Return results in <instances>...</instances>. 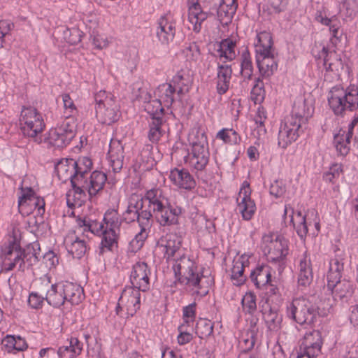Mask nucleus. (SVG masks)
I'll list each match as a JSON object with an SVG mask.
<instances>
[{"label": "nucleus", "instance_id": "f257e3e1", "mask_svg": "<svg viewBox=\"0 0 358 358\" xmlns=\"http://www.w3.org/2000/svg\"><path fill=\"white\" fill-rule=\"evenodd\" d=\"M175 276L179 284L190 287L193 294L200 297L206 296L209 293L210 287L214 284V279L198 272L195 263L189 258L182 257L179 262L173 265Z\"/></svg>", "mask_w": 358, "mask_h": 358}, {"label": "nucleus", "instance_id": "f03ea898", "mask_svg": "<svg viewBox=\"0 0 358 358\" xmlns=\"http://www.w3.org/2000/svg\"><path fill=\"white\" fill-rule=\"evenodd\" d=\"M257 42L255 44L256 63L260 76L269 78L278 68L272 36L270 32L262 31L257 35Z\"/></svg>", "mask_w": 358, "mask_h": 358}, {"label": "nucleus", "instance_id": "7ed1b4c3", "mask_svg": "<svg viewBox=\"0 0 358 358\" xmlns=\"http://www.w3.org/2000/svg\"><path fill=\"white\" fill-rule=\"evenodd\" d=\"M328 103L336 115L343 117L347 112L358 108V89L334 86L329 92Z\"/></svg>", "mask_w": 358, "mask_h": 358}, {"label": "nucleus", "instance_id": "20e7f679", "mask_svg": "<svg viewBox=\"0 0 358 358\" xmlns=\"http://www.w3.org/2000/svg\"><path fill=\"white\" fill-rule=\"evenodd\" d=\"M319 308L306 298L294 299L287 306V315L299 324H312L320 315Z\"/></svg>", "mask_w": 358, "mask_h": 358}, {"label": "nucleus", "instance_id": "39448f33", "mask_svg": "<svg viewBox=\"0 0 358 358\" xmlns=\"http://www.w3.org/2000/svg\"><path fill=\"white\" fill-rule=\"evenodd\" d=\"M103 221L106 224L105 236L101 238L99 247V255H103L106 251H113L114 248H117V240L120 226L123 220L120 219L118 213L115 210H108L103 216Z\"/></svg>", "mask_w": 358, "mask_h": 358}, {"label": "nucleus", "instance_id": "423d86ee", "mask_svg": "<svg viewBox=\"0 0 358 358\" xmlns=\"http://www.w3.org/2000/svg\"><path fill=\"white\" fill-rule=\"evenodd\" d=\"M76 129L74 117H66L60 124L50 131L49 143L59 148L66 147L76 136Z\"/></svg>", "mask_w": 358, "mask_h": 358}, {"label": "nucleus", "instance_id": "0eeeda50", "mask_svg": "<svg viewBox=\"0 0 358 358\" xmlns=\"http://www.w3.org/2000/svg\"><path fill=\"white\" fill-rule=\"evenodd\" d=\"M20 121L23 134L30 138H36L45 127L41 114L33 107L22 108Z\"/></svg>", "mask_w": 358, "mask_h": 358}, {"label": "nucleus", "instance_id": "6e6552de", "mask_svg": "<svg viewBox=\"0 0 358 358\" xmlns=\"http://www.w3.org/2000/svg\"><path fill=\"white\" fill-rule=\"evenodd\" d=\"M331 21V22L325 26L329 27V31L331 34L329 43L332 47L330 48L329 45L323 46L321 53L324 57V66H325L326 70L333 71L334 64L329 62L332 55H335L336 53L335 48L337 44L341 41L343 31L341 29V22L337 15H332Z\"/></svg>", "mask_w": 358, "mask_h": 358}, {"label": "nucleus", "instance_id": "1a4fd4ad", "mask_svg": "<svg viewBox=\"0 0 358 358\" xmlns=\"http://www.w3.org/2000/svg\"><path fill=\"white\" fill-rule=\"evenodd\" d=\"M306 127L296 122L292 117H286L281 123L278 131V143L283 149L296 141L303 133Z\"/></svg>", "mask_w": 358, "mask_h": 358}, {"label": "nucleus", "instance_id": "9d476101", "mask_svg": "<svg viewBox=\"0 0 358 358\" xmlns=\"http://www.w3.org/2000/svg\"><path fill=\"white\" fill-rule=\"evenodd\" d=\"M206 137L202 134L197 141L192 143L190 163L197 171L203 170L208 163L209 151Z\"/></svg>", "mask_w": 358, "mask_h": 358}, {"label": "nucleus", "instance_id": "9b49d317", "mask_svg": "<svg viewBox=\"0 0 358 358\" xmlns=\"http://www.w3.org/2000/svg\"><path fill=\"white\" fill-rule=\"evenodd\" d=\"M152 211L157 222L162 227L177 224L179 216L182 214L181 207L171 205L168 201L164 202L158 209L154 208Z\"/></svg>", "mask_w": 358, "mask_h": 358}, {"label": "nucleus", "instance_id": "f8f14e48", "mask_svg": "<svg viewBox=\"0 0 358 358\" xmlns=\"http://www.w3.org/2000/svg\"><path fill=\"white\" fill-rule=\"evenodd\" d=\"M1 255L6 260H12L15 265L19 264V270L24 271L22 249L20 241L15 236H10L1 247Z\"/></svg>", "mask_w": 358, "mask_h": 358}, {"label": "nucleus", "instance_id": "ddd939ff", "mask_svg": "<svg viewBox=\"0 0 358 358\" xmlns=\"http://www.w3.org/2000/svg\"><path fill=\"white\" fill-rule=\"evenodd\" d=\"M358 129V117H355L348 124L347 129H341L334 135V142L336 151L342 156L348 154L350 148V141L352 139L355 129Z\"/></svg>", "mask_w": 358, "mask_h": 358}, {"label": "nucleus", "instance_id": "4468645a", "mask_svg": "<svg viewBox=\"0 0 358 358\" xmlns=\"http://www.w3.org/2000/svg\"><path fill=\"white\" fill-rule=\"evenodd\" d=\"M151 272L145 262H137L132 268L130 275L131 287L145 292L150 289V275Z\"/></svg>", "mask_w": 358, "mask_h": 358}, {"label": "nucleus", "instance_id": "2eb2a0df", "mask_svg": "<svg viewBox=\"0 0 358 358\" xmlns=\"http://www.w3.org/2000/svg\"><path fill=\"white\" fill-rule=\"evenodd\" d=\"M322 345V333L318 330H313L306 332L303 336L299 350L303 353L311 355L312 357H317L321 352Z\"/></svg>", "mask_w": 358, "mask_h": 358}, {"label": "nucleus", "instance_id": "dca6fc26", "mask_svg": "<svg viewBox=\"0 0 358 358\" xmlns=\"http://www.w3.org/2000/svg\"><path fill=\"white\" fill-rule=\"evenodd\" d=\"M142 291L134 287H125L120 297V302L127 309L128 316H134L141 307Z\"/></svg>", "mask_w": 358, "mask_h": 358}, {"label": "nucleus", "instance_id": "f3484780", "mask_svg": "<svg viewBox=\"0 0 358 358\" xmlns=\"http://www.w3.org/2000/svg\"><path fill=\"white\" fill-rule=\"evenodd\" d=\"M174 20L167 15L159 18L156 29V36L162 45H169L174 39L176 27Z\"/></svg>", "mask_w": 358, "mask_h": 358}, {"label": "nucleus", "instance_id": "a211bd4d", "mask_svg": "<svg viewBox=\"0 0 358 358\" xmlns=\"http://www.w3.org/2000/svg\"><path fill=\"white\" fill-rule=\"evenodd\" d=\"M346 255L344 251L336 249L334 256L330 259L329 268L327 275V284L338 282L341 279L344 271V264Z\"/></svg>", "mask_w": 358, "mask_h": 358}, {"label": "nucleus", "instance_id": "6ab92c4d", "mask_svg": "<svg viewBox=\"0 0 358 358\" xmlns=\"http://www.w3.org/2000/svg\"><path fill=\"white\" fill-rule=\"evenodd\" d=\"M251 192L249 185L247 187H242L237 198L238 208L242 217L245 220H250L256 211V206L250 197Z\"/></svg>", "mask_w": 358, "mask_h": 358}, {"label": "nucleus", "instance_id": "aec40b11", "mask_svg": "<svg viewBox=\"0 0 358 358\" xmlns=\"http://www.w3.org/2000/svg\"><path fill=\"white\" fill-rule=\"evenodd\" d=\"M108 155L113 172H120L123 167L124 160V146L121 141L111 139Z\"/></svg>", "mask_w": 358, "mask_h": 358}, {"label": "nucleus", "instance_id": "412c9836", "mask_svg": "<svg viewBox=\"0 0 358 358\" xmlns=\"http://www.w3.org/2000/svg\"><path fill=\"white\" fill-rule=\"evenodd\" d=\"M329 291L331 292L335 301L347 302L354 293L353 285L351 282L347 280H340L338 282L327 284Z\"/></svg>", "mask_w": 358, "mask_h": 358}, {"label": "nucleus", "instance_id": "4be33fe9", "mask_svg": "<svg viewBox=\"0 0 358 358\" xmlns=\"http://www.w3.org/2000/svg\"><path fill=\"white\" fill-rule=\"evenodd\" d=\"M119 108L115 101L110 106L100 105L99 106H96V115L98 121L106 125H111L117 122L120 117Z\"/></svg>", "mask_w": 358, "mask_h": 358}, {"label": "nucleus", "instance_id": "5701e85b", "mask_svg": "<svg viewBox=\"0 0 358 358\" xmlns=\"http://www.w3.org/2000/svg\"><path fill=\"white\" fill-rule=\"evenodd\" d=\"M313 109L307 103L305 99H296L292 107L291 115L287 117H292L296 122L306 127L308 118L311 116Z\"/></svg>", "mask_w": 358, "mask_h": 358}, {"label": "nucleus", "instance_id": "b1692460", "mask_svg": "<svg viewBox=\"0 0 358 358\" xmlns=\"http://www.w3.org/2000/svg\"><path fill=\"white\" fill-rule=\"evenodd\" d=\"M214 15L213 8H211L209 12H204L199 2L193 3L189 7L188 15L189 21L193 25V31L199 33L201 29V23L209 16Z\"/></svg>", "mask_w": 358, "mask_h": 358}, {"label": "nucleus", "instance_id": "393cba45", "mask_svg": "<svg viewBox=\"0 0 358 358\" xmlns=\"http://www.w3.org/2000/svg\"><path fill=\"white\" fill-rule=\"evenodd\" d=\"M122 220L127 224L136 221L138 225L147 227L149 224V222L153 220V215L149 209H145L144 211H138L127 207L126 210L122 215Z\"/></svg>", "mask_w": 358, "mask_h": 358}, {"label": "nucleus", "instance_id": "a878e982", "mask_svg": "<svg viewBox=\"0 0 358 358\" xmlns=\"http://www.w3.org/2000/svg\"><path fill=\"white\" fill-rule=\"evenodd\" d=\"M169 178L173 184L180 188L190 190L196 187L194 177L187 169L176 168L171 171Z\"/></svg>", "mask_w": 358, "mask_h": 358}, {"label": "nucleus", "instance_id": "bb28decb", "mask_svg": "<svg viewBox=\"0 0 358 358\" xmlns=\"http://www.w3.org/2000/svg\"><path fill=\"white\" fill-rule=\"evenodd\" d=\"M76 160L73 159H62L55 165V171L60 180L66 181L70 180L71 182L74 179H78Z\"/></svg>", "mask_w": 358, "mask_h": 358}, {"label": "nucleus", "instance_id": "cd10ccee", "mask_svg": "<svg viewBox=\"0 0 358 358\" xmlns=\"http://www.w3.org/2000/svg\"><path fill=\"white\" fill-rule=\"evenodd\" d=\"M61 285L65 301L78 305L84 299L83 289L80 286L68 281L61 282Z\"/></svg>", "mask_w": 358, "mask_h": 358}, {"label": "nucleus", "instance_id": "c85d7f7f", "mask_svg": "<svg viewBox=\"0 0 358 358\" xmlns=\"http://www.w3.org/2000/svg\"><path fill=\"white\" fill-rule=\"evenodd\" d=\"M231 75L232 69L231 65L218 64L216 77V90L219 94L222 95L228 91Z\"/></svg>", "mask_w": 358, "mask_h": 358}, {"label": "nucleus", "instance_id": "c756f323", "mask_svg": "<svg viewBox=\"0 0 358 358\" xmlns=\"http://www.w3.org/2000/svg\"><path fill=\"white\" fill-rule=\"evenodd\" d=\"M107 180L106 175L101 171H94L90 176L85 178V185L89 196L92 198L101 191Z\"/></svg>", "mask_w": 358, "mask_h": 358}, {"label": "nucleus", "instance_id": "7c9ffc66", "mask_svg": "<svg viewBox=\"0 0 358 358\" xmlns=\"http://www.w3.org/2000/svg\"><path fill=\"white\" fill-rule=\"evenodd\" d=\"M313 280V273L310 258L306 253L299 261L298 283L299 286L306 287L309 286Z\"/></svg>", "mask_w": 358, "mask_h": 358}, {"label": "nucleus", "instance_id": "2f4dec72", "mask_svg": "<svg viewBox=\"0 0 358 358\" xmlns=\"http://www.w3.org/2000/svg\"><path fill=\"white\" fill-rule=\"evenodd\" d=\"M83 349V343L76 337H71L66 345L58 348L57 354L59 358H75L79 356Z\"/></svg>", "mask_w": 358, "mask_h": 358}, {"label": "nucleus", "instance_id": "473e14b6", "mask_svg": "<svg viewBox=\"0 0 358 358\" xmlns=\"http://www.w3.org/2000/svg\"><path fill=\"white\" fill-rule=\"evenodd\" d=\"M218 48L217 52L220 59L222 58L224 60L222 61L225 63L227 61H233L236 59L237 54L236 52V41L232 38H227L222 39L217 43Z\"/></svg>", "mask_w": 358, "mask_h": 358}, {"label": "nucleus", "instance_id": "72a5a7b5", "mask_svg": "<svg viewBox=\"0 0 358 358\" xmlns=\"http://www.w3.org/2000/svg\"><path fill=\"white\" fill-rule=\"evenodd\" d=\"M262 313L268 329L271 331H278L281 327L282 316L278 313V309L267 304L262 306Z\"/></svg>", "mask_w": 358, "mask_h": 358}, {"label": "nucleus", "instance_id": "f704fd0d", "mask_svg": "<svg viewBox=\"0 0 358 358\" xmlns=\"http://www.w3.org/2000/svg\"><path fill=\"white\" fill-rule=\"evenodd\" d=\"M171 83L177 91V95L180 98L189 92L192 85V78L189 73L182 70L173 77Z\"/></svg>", "mask_w": 358, "mask_h": 358}, {"label": "nucleus", "instance_id": "c9c22d12", "mask_svg": "<svg viewBox=\"0 0 358 358\" xmlns=\"http://www.w3.org/2000/svg\"><path fill=\"white\" fill-rule=\"evenodd\" d=\"M250 278L257 288H262L271 281V267L265 264L258 265L251 271Z\"/></svg>", "mask_w": 358, "mask_h": 358}, {"label": "nucleus", "instance_id": "e433bc0d", "mask_svg": "<svg viewBox=\"0 0 358 358\" xmlns=\"http://www.w3.org/2000/svg\"><path fill=\"white\" fill-rule=\"evenodd\" d=\"M177 91L172 86V83H163L159 85L155 90V96L164 104V107L169 108L174 102L175 94Z\"/></svg>", "mask_w": 358, "mask_h": 358}, {"label": "nucleus", "instance_id": "4c0bfd02", "mask_svg": "<svg viewBox=\"0 0 358 358\" xmlns=\"http://www.w3.org/2000/svg\"><path fill=\"white\" fill-rule=\"evenodd\" d=\"M273 248L269 250V255L273 262H280L288 255L287 241L282 237H277L272 243Z\"/></svg>", "mask_w": 358, "mask_h": 358}, {"label": "nucleus", "instance_id": "58836bf2", "mask_svg": "<svg viewBox=\"0 0 358 358\" xmlns=\"http://www.w3.org/2000/svg\"><path fill=\"white\" fill-rule=\"evenodd\" d=\"M61 286V282L52 284L45 294V301L54 308H59L65 303Z\"/></svg>", "mask_w": 358, "mask_h": 358}, {"label": "nucleus", "instance_id": "ea45409f", "mask_svg": "<svg viewBox=\"0 0 358 358\" xmlns=\"http://www.w3.org/2000/svg\"><path fill=\"white\" fill-rule=\"evenodd\" d=\"M66 248L69 254H71L73 258L81 259L87 253L89 250V247L87 243L76 236L74 239L70 240V243L66 241Z\"/></svg>", "mask_w": 358, "mask_h": 358}, {"label": "nucleus", "instance_id": "a19ab883", "mask_svg": "<svg viewBox=\"0 0 358 358\" xmlns=\"http://www.w3.org/2000/svg\"><path fill=\"white\" fill-rule=\"evenodd\" d=\"M253 65L249 50L245 48L241 55V74L244 80H250L253 76Z\"/></svg>", "mask_w": 358, "mask_h": 358}, {"label": "nucleus", "instance_id": "79ce46f5", "mask_svg": "<svg viewBox=\"0 0 358 358\" xmlns=\"http://www.w3.org/2000/svg\"><path fill=\"white\" fill-rule=\"evenodd\" d=\"M235 0H233L230 6L224 5V0H222L218 7H213L216 12L217 20L221 23L227 24L230 21L232 14L235 12L236 6H234Z\"/></svg>", "mask_w": 358, "mask_h": 358}, {"label": "nucleus", "instance_id": "37998d69", "mask_svg": "<svg viewBox=\"0 0 358 358\" xmlns=\"http://www.w3.org/2000/svg\"><path fill=\"white\" fill-rule=\"evenodd\" d=\"M162 103L156 97L152 101L143 105L144 110L150 115L151 120L159 117V120H164V106Z\"/></svg>", "mask_w": 358, "mask_h": 358}, {"label": "nucleus", "instance_id": "c03bdc74", "mask_svg": "<svg viewBox=\"0 0 358 358\" xmlns=\"http://www.w3.org/2000/svg\"><path fill=\"white\" fill-rule=\"evenodd\" d=\"M34 199L35 193L32 188H22V195L19 197L18 200V207L20 213L22 214L28 215L31 209L29 208L27 210L26 208L32 203V201H34Z\"/></svg>", "mask_w": 358, "mask_h": 358}, {"label": "nucleus", "instance_id": "a18cd8bd", "mask_svg": "<svg viewBox=\"0 0 358 358\" xmlns=\"http://www.w3.org/2000/svg\"><path fill=\"white\" fill-rule=\"evenodd\" d=\"M144 200H147L149 202V208H152V210L154 208H160L164 202L167 201L162 196V192L159 189H151L146 192L145 195L143 196Z\"/></svg>", "mask_w": 358, "mask_h": 358}, {"label": "nucleus", "instance_id": "49530a36", "mask_svg": "<svg viewBox=\"0 0 358 358\" xmlns=\"http://www.w3.org/2000/svg\"><path fill=\"white\" fill-rule=\"evenodd\" d=\"M216 138L222 140L224 143L229 145H238L241 143L240 135L233 129L224 128L219 131Z\"/></svg>", "mask_w": 358, "mask_h": 358}, {"label": "nucleus", "instance_id": "de8ad7c7", "mask_svg": "<svg viewBox=\"0 0 358 358\" xmlns=\"http://www.w3.org/2000/svg\"><path fill=\"white\" fill-rule=\"evenodd\" d=\"M245 262L243 260H237L234 262V266L231 268V278L234 281V285L240 286L244 283L246 280L244 273Z\"/></svg>", "mask_w": 358, "mask_h": 358}, {"label": "nucleus", "instance_id": "09e8293b", "mask_svg": "<svg viewBox=\"0 0 358 358\" xmlns=\"http://www.w3.org/2000/svg\"><path fill=\"white\" fill-rule=\"evenodd\" d=\"M213 323L207 319H199L196 324V334L201 339L210 336L213 333Z\"/></svg>", "mask_w": 358, "mask_h": 358}, {"label": "nucleus", "instance_id": "8fccbe9b", "mask_svg": "<svg viewBox=\"0 0 358 358\" xmlns=\"http://www.w3.org/2000/svg\"><path fill=\"white\" fill-rule=\"evenodd\" d=\"M164 122V120H159V117L149 122L148 138L151 142L157 143L162 137L163 133L162 126Z\"/></svg>", "mask_w": 358, "mask_h": 358}, {"label": "nucleus", "instance_id": "3c124183", "mask_svg": "<svg viewBox=\"0 0 358 358\" xmlns=\"http://www.w3.org/2000/svg\"><path fill=\"white\" fill-rule=\"evenodd\" d=\"M76 163L75 170L77 172L78 178H85L92 168V160L87 157H81L76 160Z\"/></svg>", "mask_w": 358, "mask_h": 358}, {"label": "nucleus", "instance_id": "603ef678", "mask_svg": "<svg viewBox=\"0 0 358 358\" xmlns=\"http://www.w3.org/2000/svg\"><path fill=\"white\" fill-rule=\"evenodd\" d=\"M22 253L24 268H26V264L27 268H29L38 262L40 253L36 251L34 245H27L26 248L22 249Z\"/></svg>", "mask_w": 358, "mask_h": 358}, {"label": "nucleus", "instance_id": "864d4df0", "mask_svg": "<svg viewBox=\"0 0 358 358\" xmlns=\"http://www.w3.org/2000/svg\"><path fill=\"white\" fill-rule=\"evenodd\" d=\"M289 209L291 210L292 214L290 215L291 220L290 221L293 223V226L294 229H296V231L298 234V236L301 238L303 239L306 238L307 233L308 231V224L306 222V217H301V221H299L298 224H296L294 223V218H293V214H294V209L288 206H285V211H284V216L287 215L288 213Z\"/></svg>", "mask_w": 358, "mask_h": 358}, {"label": "nucleus", "instance_id": "5fc2aeb1", "mask_svg": "<svg viewBox=\"0 0 358 358\" xmlns=\"http://www.w3.org/2000/svg\"><path fill=\"white\" fill-rule=\"evenodd\" d=\"M264 85L260 77L255 79V83L251 90V97L255 103H261L265 98Z\"/></svg>", "mask_w": 358, "mask_h": 358}, {"label": "nucleus", "instance_id": "6e6d98bb", "mask_svg": "<svg viewBox=\"0 0 358 358\" xmlns=\"http://www.w3.org/2000/svg\"><path fill=\"white\" fill-rule=\"evenodd\" d=\"M83 36V31L76 27L65 28L63 30V38L70 45H76L80 43Z\"/></svg>", "mask_w": 358, "mask_h": 358}, {"label": "nucleus", "instance_id": "4d7b16f0", "mask_svg": "<svg viewBox=\"0 0 358 358\" xmlns=\"http://www.w3.org/2000/svg\"><path fill=\"white\" fill-rule=\"evenodd\" d=\"M71 186L74 192V196L78 200H83L86 198L87 185L85 183V178H78L73 180Z\"/></svg>", "mask_w": 358, "mask_h": 358}, {"label": "nucleus", "instance_id": "13d9d810", "mask_svg": "<svg viewBox=\"0 0 358 358\" xmlns=\"http://www.w3.org/2000/svg\"><path fill=\"white\" fill-rule=\"evenodd\" d=\"M153 223V220L149 222V224L147 227L143 225H139L141 228L140 232H138L135 237L131 241V245L136 249H140L148 237L147 230L150 229Z\"/></svg>", "mask_w": 358, "mask_h": 358}, {"label": "nucleus", "instance_id": "bf43d9fd", "mask_svg": "<svg viewBox=\"0 0 358 358\" xmlns=\"http://www.w3.org/2000/svg\"><path fill=\"white\" fill-rule=\"evenodd\" d=\"M243 309L248 314L252 315L257 310L256 296L252 292L246 293L241 301Z\"/></svg>", "mask_w": 358, "mask_h": 358}, {"label": "nucleus", "instance_id": "052dcab7", "mask_svg": "<svg viewBox=\"0 0 358 358\" xmlns=\"http://www.w3.org/2000/svg\"><path fill=\"white\" fill-rule=\"evenodd\" d=\"M182 53L187 60H196L201 55L199 46L196 42L185 43Z\"/></svg>", "mask_w": 358, "mask_h": 358}, {"label": "nucleus", "instance_id": "680f3d73", "mask_svg": "<svg viewBox=\"0 0 358 358\" xmlns=\"http://www.w3.org/2000/svg\"><path fill=\"white\" fill-rule=\"evenodd\" d=\"M127 207L138 211H144V197L141 194H131L128 198Z\"/></svg>", "mask_w": 358, "mask_h": 358}, {"label": "nucleus", "instance_id": "e2e57ef3", "mask_svg": "<svg viewBox=\"0 0 358 358\" xmlns=\"http://www.w3.org/2000/svg\"><path fill=\"white\" fill-rule=\"evenodd\" d=\"M94 101L96 102V106H99L100 105L110 106L113 102H115L114 96L110 94H108L104 90H101L95 94Z\"/></svg>", "mask_w": 358, "mask_h": 358}, {"label": "nucleus", "instance_id": "0e129e2a", "mask_svg": "<svg viewBox=\"0 0 358 358\" xmlns=\"http://www.w3.org/2000/svg\"><path fill=\"white\" fill-rule=\"evenodd\" d=\"M342 172L341 166L338 164L333 165L328 171L324 173L323 180L328 182L335 183Z\"/></svg>", "mask_w": 358, "mask_h": 358}, {"label": "nucleus", "instance_id": "69168bd1", "mask_svg": "<svg viewBox=\"0 0 358 358\" xmlns=\"http://www.w3.org/2000/svg\"><path fill=\"white\" fill-rule=\"evenodd\" d=\"M257 332L255 330H249L245 334V337L243 338V351L248 352L253 349L256 342Z\"/></svg>", "mask_w": 358, "mask_h": 358}, {"label": "nucleus", "instance_id": "338daca9", "mask_svg": "<svg viewBox=\"0 0 358 358\" xmlns=\"http://www.w3.org/2000/svg\"><path fill=\"white\" fill-rule=\"evenodd\" d=\"M105 223L99 222L97 220H90V224L87 225V231H90L94 235L101 236V238L105 236Z\"/></svg>", "mask_w": 358, "mask_h": 358}, {"label": "nucleus", "instance_id": "774afa93", "mask_svg": "<svg viewBox=\"0 0 358 358\" xmlns=\"http://www.w3.org/2000/svg\"><path fill=\"white\" fill-rule=\"evenodd\" d=\"M196 303L193 302L189 305L183 307L182 308V317L185 323L193 322L196 317Z\"/></svg>", "mask_w": 358, "mask_h": 358}]
</instances>
